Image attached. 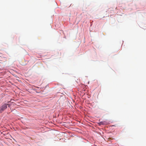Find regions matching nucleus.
I'll list each match as a JSON object with an SVG mask.
<instances>
[{
	"label": "nucleus",
	"instance_id": "1",
	"mask_svg": "<svg viewBox=\"0 0 146 146\" xmlns=\"http://www.w3.org/2000/svg\"><path fill=\"white\" fill-rule=\"evenodd\" d=\"M8 105V107H10V105L8 104H4L2 106L0 107V113L2 112L5 110L7 108V106Z\"/></svg>",
	"mask_w": 146,
	"mask_h": 146
},
{
	"label": "nucleus",
	"instance_id": "2",
	"mask_svg": "<svg viewBox=\"0 0 146 146\" xmlns=\"http://www.w3.org/2000/svg\"><path fill=\"white\" fill-rule=\"evenodd\" d=\"M7 61V58L5 57H2L0 58V63H2L3 62H5Z\"/></svg>",
	"mask_w": 146,
	"mask_h": 146
},
{
	"label": "nucleus",
	"instance_id": "3",
	"mask_svg": "<svg viewBox=\"0 0 146 146\" xmlns=\"http://www.w3.org/2000/svg\"><path fill=\"white\" fill-rule=\"evenodd\" d=\"M98 124L99 125H104V122H102V121L100 122H99L98 123Z\"/></svg>",
	"mask_w": 146,
	"mask_h": 146
},
{
	"label": "nucleus",
	"instance_id": "4",
	"mask_svg": "<svg viewBox=\"0 0 146 146\" xmlns=\"http://www.w3.org/2000/svg\"><path fill=\"white\" fill-rule=\"evenodd\" d=\"M65 133H64V136H65Z\"/></svg>",
	"mask_w": 146,
	"mask_h": 146
}]
</instances>
